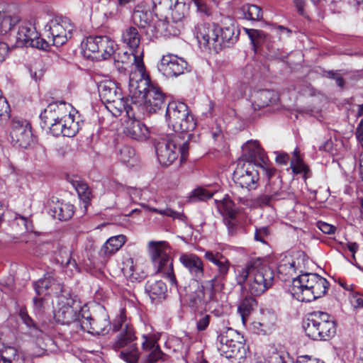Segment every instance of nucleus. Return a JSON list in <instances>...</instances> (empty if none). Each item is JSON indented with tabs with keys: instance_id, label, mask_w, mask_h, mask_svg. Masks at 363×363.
<instances>
[{
	"instance_id": "obj_1",
	"label": "nucleus",
	"mask_w": 363,
	"mask_h": 363,
	"mask_svg": "<svg viewBox=\"0 0 363 363\" xmlns=\"http://www.w3.org/2000/svg\"><path fill=\"white\" fill-rule=\"evenodd\" d=\"M235 279L241 286L247 283L246 289L251 295L259 296L272 286L274 272L262 259H252L245 267L237 269Z\"/></svg>"
},
{
	"instance_id": "obj_2",
	"label": "nucleus",
	"mask_w": 363,
	"mask_h": 363,
	"mask_svg": "<svg viewBox=\"0 0 363 363\" xmlns=\"http://www.w3.org/2000/svg\"><path fill=\"white\" fill-rule=\"evenodd\" d=\"M129 91L132 99H135L134 104L143 101L146 111L150 113H157L165 106V94L159 86L150 82L147 74L138 80L130 77Z\"/></svg>"
},
{
	"instance_id": "obj_3",
	"label": "nucleus",
	"mask_w": 363,
	"mask_h": 363,
	"mask_svg": "<svg viewBox=\"0 0 363 363\" xmlns=\"http://www.w3.org/2000/svg\"><path fill=\"white\" fill-rule=\"evenodd\" d=\"M329 286L328 281L317 274L305 273L293 279L289 291L301 302H311L324 296Z\"/></svg>"
},
{
	"instance_id": "obj_4",
	"label": "nucleus",
	"mask_w": 363,
	"mask_h": 363,
	"mask_svg": "<svg viewBox=\"0 0 363 363\" xmlns=\"http://www.w3.org/2000/svg\"><path fill=\"white\" fill-rule=\"evenodd\" d=\"M155 149L160 164L162 166H169L178 158L179 154L181 162L186 160L189 143L188 140L182 143L180 134L175 133L156 139Z\"/></svg>"
},
{
	"instance_id": "obj_5",
	"label": "nucleus",
	"mask_w": 363,
	"mask_h": 363,
	"mask_svg": "<svg viewBox=\"0 0 363 363\" xmlns=\"http://www.w3.org/2000/svg\"><path fill=\"white\" fill-rule=\"evenodd\" d=\"M57 298L58 308L55 313V319L57 323L70 327V335L74 337L81 331V328L77 325H82L86 311L79 303L70 297L69 293L59 294Z\"/></svg>"
},
{
	"instance_id": "obj_6",
	"label": "nucleus",
	"mask_w": 363,
	"mask_h": 363,
	"mask_svg": "<svg viewBox=\"0 0 363 363\" xmlns=\"http://www.w3.org/2000/svg\"><path fill=\"white\" fill-rule=\"evenodd\" d=\"M113 328L114 331H120L113 344V348L115 350L123 348L121 351L119 357L126 363H138L140 352L137 345L133 343L136 337L133 326L123 320L122 317H120L118 322L113 324Z\"/></svg>"
},
{
	"instance_id": "obj_7",
	"label": "nucleus",
	"mask_w": 363,
	"mask_h": 363,
	"mask_svg": "<svg viewBox=\"0 0 363 363\" xmlns=\"http://www.w3.org/2000/svg\"><path fill=\"white\" fill-rule=\"evenodd\" d=\"M303 328L306 335L313 340H328L335 335L337 325L328 313L314 311L308 314Z\"/></svg>"
},
{
	"instance_id": "obj_8",
	"label": "nucleus",
	"mask_w": 363,
	"mask_h": 363,
	"mask_svg": "<svg viewBox=\"0 0 363 363\" xmlns=\"http://www.w3.org/2000/svg\"><path fill=\"white\" fill-rule=\"evenodd\" d=\"M166 121L169 127H172L176 133H181L184 139H189V131L193 130L196 125L194 116L188 106L179 101L169 102L165 113Z\"/></svg>"
},
{
	"instance_id": "obj_9",
	"label": "nucleus",
	"mask_w": 363,
	"mask_h": 363,
	"mask_svg": "<svg viewBox=\"0 0 363 363\" xmlns=\"http://www.w3.org/2000/svg\"><path fill=\"white\" fill-rule=\"evenodd\" d=\"M150 253L156 273L167 279L172 286L177 287L178 283L174 272L173 259L169 255L168 244L164 241L149 242Z\"/></svg>"
},
{
	"instance_id": "obj_10",
	"label": "nucleus",
	"mask_w": 363,
	"mask_h": 363,
	"mask_svg": "<svg viewBox=\"0 0 363 363\" xmlns=\"http://www.w3.org/2000/svg\"><path fill=\"white\" fill-rule=\"evenodd\" d=\"M84 55L97 61L106 60L115 52V43L108 36H89L82 44Z\"/></svg>"
},
{
	"instance_id": "obj_11",
	"label": "nucleus",
	"mask_w": 363,
	"mask_h": 363,
	"mask_svg": "<svg viewBox=\"0 0 363 363\" xmlns=\"http://www.w3.org/2000/svg\"><path fill=\"white\" fill-rule=\"evenodd\" d=\"M239 334L233 329L228 328L218 337V350L227 359H233L238 362L245 357L244 344L238 340Z\"/></svg>"
},
{
	"instance_id": "obj_12",
	"label": "nucleus",
	"mask_w": 363,
	"mask_h": 363,
	"mask_svg": "<svg viewBox=\"0 0 363 363\" xmlns=\"http://www.w3.org/2000/svg\"><path fill=\"white\" fill-rule=\"evenodd\" d=\"M15 39L16 47L30 46L41 50H48L50 44L45 39L40 38L34 26L29 22L20 23L18 30L11 35Z\"/></svg>"
},
{
	"instance_id": "obj_13",
	"label": "nucleus",
	"mask_w": 363,
	"mask_h": 363,
	"mask_svg": "<svg viewBox=\"0 0 363 363\" xmlns=\"http://www.w3.org/2000/svg\"><path fill=\"white\" fill-rule=\"evenodd\" d=\"M45 28L50 32L53 45L60 47L72 38L75 26L69 18L57 16L48 22Z\"/></svg>"
},
{
	"instance_id": "obj_14",
	"label": "nucleus",
	"mask_w": 363,
	"mask_h": 363,
	"mask_svg": "<svg viewBox=\"0 0 363 363\" xmlns=\"http://www.w3.org/2000/svg\"><path fill=\"white\" fill-rule=\"evenodd\" d=\"M10 137L13 146L20 148H28L33 140V133L30 123L20 117H13L11 123Z\"/></svg>"
},
{
	"instance_id": "obj_15",
	"label": "nucleus",
	"mask_w": 363,
	"mask_h": 363,
	"mask_svg": "<svg viewBox=\"0 0 363 363\" xmlns=\"http://www.w3.org/2000/svg\"><path fill=\"white\" fill-rule=\"evenodd\" d=\"M233 179L237 185L250 191L257 188L259 175L252 164H246L242 161H239L233 172Z\"/></svg>"
},
{
	"instance_id": "obj_16",
	"label": "nucleus",
	"mask_w": 363,
	"mask_h": 363,
	"mask_svg": "<svg viewBox=\"0 0 363 363\" xmlns=\"http://www.w3.org/2000/svg\"><path fill=\"white\" fill-rule=\"evenodd\" d=\"M158 69L167 77H177L188 71V63L177 55L167 54L162 56Z\"/></svg>"
},
{
	"instance_id": "obj_17",
	"label": "nucleus",
	"mask_w": 363,
	"mask_h": 363,
	"mask_svg": "<svg viewBox=\"0 0 363 363\" xmlns=\"http://www.w3.org/2000/svg\"><path fill=\"white\" fill-rule=\"evenodd\" d=\"M219 26L215 23H200L195 26L194 34L199 43L218 51Z\"/></svg>"
},
{
	"instance_id": "obj_18",
	"label": "nucleus",
	"mask_w": 363,
	"mask_h": 363,
	"mask_svg": "<svg viewBox=\"0 0 363 363\" xmlns=\"http://www.w3.org/2000/svg\"><path fill=\"white\" fill-rule=\"evenodd\" d=\"M33 286L38 296L46 295L51 292L56 294L67 293L63 290L62 283L55 277L53 272L46 273L43 278L35 281Z\"/></svg>"
},
{
	"instance_id": "obj_19",
	"label": "nucleus",
	"mask_w": 363,
	"mask_h": 363,
	"mask_svg": "<svg viewBox=\"0 0 363 363\" xmlns=\"http://www.w3.org/2000/svg\"><path fill=\"white\" fill-rule=\"evenodd\" d=\"M77 326L81 328V331H86L91 334L104 335L108 331V328H110V321L107 313L103 311L95 318L85 315L82 325H77Z\"/></svg>"
},
{
	"instance_id": "obj_20",
	"label": "nucleus",
	"mask_w": 363,
	"mask_h": 363,
	"mask_svg": "<svg viewBox=\"0 0 363 363\" xmlns=\"http://www.w3.org/2000/svg\"><path fill=\"white\" fill-rule=\"evenodd\" d=\"M179 260L194 280L199 281L203 277V262L198 255L194 253H182Z\"/></svg>"
},
{
	"instance_id": "obj_21",
	"label": "nucleus",
	"mask_w": 363,
	"mask_h": 363,
	"mask_svg": "<svg viewBox=\"0 0 363 363\" xmlns=\"http://www.w3.org/2000/svg\"><path fill=\"white\" fill-rule=\"evenodd\" d=\"M242 160H246L249 164L261 165L265 164L267 157L257 141H248L242 147Z\"/></svg>"
},
{
	"instance_id": "obj_22",
	"label": "nucleus",
	"mask_w": 363,
	"mask_h": 363,
	"mask_svg": "<svg viewBox=\"0 0 363 363\" xmlns=\"http://www.w3.org/2000/svg\"><path fill=\"white\" fill-rule=\"evenodd\" d=\"M125 135L133 140L143 141L148 138L149 130L146 125L133 116H127L124 122Z\"/></svg>"
},
{
	"instance_id": "obj_23",
	"label": "nucleus",
	"mask_w": 363,
	"mask_h": 363,
	"mask_svg": "<svg viewBox=\"0 0 363 363\" xmlns=\"http://www.w3.org/2000/svg\"><path fill=\"white\" fill-rule=\"evenodd\" d=\"M204 258L216 266V274L213 278L223 282L225 279L230 267V262L220 252L206 251Z\"/></svg>"
},
{
	"instance_id": "obj_24",
	"label": "nucleus",
	"mask_w": 363,
	"mask_h": 363,
	"mask_svg": "<svg viewBox=\"0 0 363 363\" xmlns=\"http://www.w3.org/2000/svg\"><path fill=\"white\" fill-rule=\"evenodd\" d=\"M252 106L254 110H259L270 105H275L279 101L278 94L270 89H261L252 94Z\"/></svg>"
},
{
	"instance_id": "obj_25",
	"label": "nucleus",
	"mask_w": 363,
	"mask_h": 363,
	"mask_svg": "<svg viewBox=\"0 0 363 363\" xmlns=\"http://www.w3.org/2000/svg\"><path fill=\"white\" fill-rule=\"evenodd\" d=\"M48 204L52 217L60 220H67L74 214V206L69 203L60 201L57 198L52 197Z\"/></svg>"
},
{
	"instance_id": "obj_26",
	"label": "nucleus",
	"mask_w": 363,
	"mask_h": 363,
	"mask_svg": "<svg viewBox=\"0 0 363 363\" xmlns=\"http://www.w3.org/2000/svg\"><path fill=\"white\" fill-rule=\"evenodd\" d=\"M130 96H132V94H130ZM135 100V99H133V100L131 99L132 104H128V99L123 97L121 93L118 97L111 101V102L106 105V106L115 116H120L123 111H125L126 116H133L135 112L134 109L137 107V105L134 104Z\"/></svg>"
},
{
	"instance_id": "obj_27",
	"label": "nucleus",
	"mask_w": 363,
	"mask_h": 363,
	"mask_svg": "<svg viewBox=\"0 0 363 363\" xmlns=\"http://www.w3.org/2000/svg\"><path fill=\"white\" fill-rule=\"evenodd\" d=\"M65 102H54L50 104L40 113V118L45 126L57 120L62 119V115L65 108Z\"/></svg>"
},
{
	"instance_id": "obj_28",
	"label": "nucleus",
	"mask_w": 363,
	"mask_h": 363,
	"mask_svg": "<svg viewBox=\"0 0 363 363\" xmlns=\"http://www.w3.org/2000/svg\"><path fill=\"white\" fill-rule=\"evenodd\" d=\"M114 60H118L121 64L128 67L133 61L135 68L140 74V78H143L147 74L142 57L133 52L128 53V52H124L122 54L118 52L114 55Z\"/></svg>"
},
{
	"instance_id": "obj_29",
	"label": "nucleus",
	"mask_w": 363,
	"mask_h": 363,
	"mask_svg": "<svg viewBox=\"0 0 363 363\" xmlns=\"http://www.w3.org/2000/svg\"><path fill=\"white\" fill-rule=\"evenodd\" d=\"M101 101L107 105L121 94V90L111 81L103 82L98 86Z\"/></svg>"
},
{
	"instance_id": "obj_30",
	"label": "nucleus",
	"mask_w": 363,
	"mask_h": 363,
	"mask_svg": "<svg viewBox=\"0 0 363 363\" xmlns=\"http://www.w3.org/2000/svg\"><path fill=\"white\" fill-rule=\"evenodd\" d=\"M236 28L234 25L225 27L223 28H219V33H218V50L222 47H229L230 45L234 44L238 38V32L235 33Z\"/></svg>"
},
{
	"instance_id": "obj_31",
	"label": "nucleus",
	"mask_w": 363,
	"mask_h": 363,
	"mask_svg": "<svg viewBox=\"0 0 363 363\" xmlns=\"http://www.w3.org/2000/svg\"><path fill=\"white\" fill-rule=\"evenodd\" d=\"M276 315L274 313L267 311L262 313L258 321H254L252 325L257 333L264 334L270 333L274 328Z\"/></svg>"
},
{
	"instance_id": "obj_32",
	"label": "nucleus",
	"mask_w": 363,
	"mask_h": 363,
	"mask_svg": "<svg viewBox=\"0 0 363 363\" xmlns=\"http://www.w3.org/2000/svg\"><path fill=\"white\" fill-rule=\"evenodd\" d=\"M43 246L50 249L52 246L54 248L52 252L55 256V260L57 263L62 266H66L71 263V252L67 247L61 245L60 242H55L54 244L46 243Z\"/></svg>"
},
{
	"instance_id": "obj_33",
	"label": "nucleus",
	"mask_w": 363,
	"mask_h": 363,
	"mask_svg": "<svg viewBox=\"0 0 363 363\" xmlns=\"http://www.w3.org/2000/svg\"><path fill=\"white\" fill-rule=\"evenodd\" d=\"M203 291L205 298L208 303L216 301V293L221 291L224 288V283L217 278H213L206 282V285L199 286Z\"/></svg>"
},
{
	"instance_id": "obj_34",
	"label": "nucleus",
	"mask_w": 363,
	"mask_h": 363,
	"mask_svg": "<svg viewBox=\"0 0 363 363\" xmlns=\"http://www.w3.org/2000/svg\"><path fill=\"white\" fill-rule=\"evenodd\" d=\"M126 238L123 235H119L110 238L101 247L100 255L109 257L121 248L125 242Z\"/></svg>"
},
{
	"instance_id": "obj_35",
	"label": "nucleus",
	"mask_w": 363,
	"mask_h": 363,
	"mask_svg": "<svg viewBox=\"0 0 363 363\" xmlns=\"http://www.w3.org/2000/svg\"><path fill=\"white\" fill-rule=\"evenodd\" d=\"M145 288L152 300L164 298L167 291V286L161 280H148Z\"/></svg>"
},
{
	"instance_id": "obj_36",
	"label": "nucleus",
	"mask_w": 363,
	"mask_h": 363,
	"mask_svg": "<svg viewBox=\"0 0 363 363\" xmlns=\"http://www.w3.org/2000/svg\"><path fill=\"white\" fill-rule=\"evenodd\" d=\"M143 339L144 341L142 343L143 349L146 351H150L147 359L148 363H154L160 359L162 357V352L158 345H157L156 341L146 335H143Z\"/></svg>"
},
{
	"instance_id": "obj_37",
	"label": "nucleus",
	"mask_w": 363,
	"mask_h": 363,
	"mask_svg": "<svg viewBox=\"0 0 363 363\" xmlns=\"http://www.w3.org/2000/svg\"><path fill=\"white\" fill-rule=\"evenodd\" d=\"M185 301L194 310L203 309L208 304L205 295L200 286L194 292L187 294L185 297Z\"/></svg>"
},
{
	"instance_id": "obj_38",
	"label": "nucleus",
	"mask_w": 363,
	"mask_h": 363,
	"mask_svg": "<svg viewBox=\"0 0 363 363\" xmlns=\"http://www.w3.org/2000/svg\"><path fill=\"white\" fill-rule=\"evenodd\" d=\"M122 41L130 49L138 48L140 42V35L135 27H128L122 33Z\"/></svg>"
},
{
	"instance_id": "obj_39",
	"label": "nucleus",
	"mask_w": 363,
	"mask_h": 363,
	"mask_svg": "<svg viewBox=\"0 0 363 363\" xmlns=\"http://www.w3.org/2000/svg\"><path fill=\"white\" fill-rule=\"evenodd\" d=\"M18 23V17L6 15L5 13H0V35L8 33H10V36L12 35L14 28Z\"/></svg>"
},
{
	"instance_id": "obj_40",
	"label": "nucleus",
	"mask_w": 363,
	"mask_h": 363,
	"mask_svg": "<svg viewBox=\"0 0 363 363\" xmlns=\"http://www.w3.org/2000/svg\"><path fill=\"white\" fill-rule=\"evenodd\" d=\"M217 207L224 218L235 219L237 211L235 208V203L228 196L218 202Z\"/></svg>"
},
{
	"instance_id": "obj_41",
	"label": "nucleus",
	"mask_w": 363,
	"mask_h": 363,
	"mask_svg": "<svg viewBox=\"0 0 363 363\" xmlns=\"http://www.w3.org/2000/svg\"><path fill=\"white\" fill-rule=\"evenodd\" d=\"M122 272L125 277L132 280H138L143 277L138 272V267L133 258H127L123 262Z\"/></svg>"
},
{
	"instance_id": "obj_42",
	"label": "nucleus",
	"mask_w": 363,
	"mask_h": 363,
	"mask_svg": "<svg viewBox=\"0 0 363 363\" xmlns=\"http://www.w3.org/2000/svg\"><path fill=\"white\" fill-rule=\"evenodd\" d=\"M62 127L64 128V136L65 137L74 136L79 129L78 122L74 121V116L71 113L62 115Z\"/></svg>"
},
{
	"instance_id": "obj_43",
	"label": "nucleus",
	"mask_w": 363,
	"mask_h": 363,
	"mask_svg": "<svg viewBox=\"0 0 363 363\" xmlns=\"http://www.w3.org/2000/svg\"><path fill=\"white\" fill-rule=\"evenodd\" d=\"M140 5H137L133 13V23L140 28H145L150 23V14L147 11L141 9Z\"/></svg>"
},
{
	"instance_id": "obj_44",
	"label": "nucleus",
	"mask_w": 363,
	"mask_h": 363,
	"mask_svg": "<svg viewBox=\"0 0 363 363\" xmlns=\"http://www.w3.org/2000/svg\"><path fill=\"white\" fill-rule=\"evenodd\" d=\"M280 274H283L286 278L294 279V276L296 274V262L292 259L286 258L283 259L277 267Z\"/></svg>"
},
{
	"instance_id": "obj_45",
	"label": "nucleus",
	"mask_w": 363,
	"mask_h": 363,
	"mask_svg": "<svg viewBox=\"0 0 363 363\" xmlns=\"http://www.w3.org/2000/svg\"><path fill=\"white\" fill-rule=\"evenodd\" d=\"M265 193L270 194L276 200L282 198L283 191H281V179L273 178L272 182H268L265 186Z\"/></svg>"
},
{
	"instance_id": "obj_46",
	"label": "nucleus",
	"mask_w": 363,
	"mask_h": 363,
	"mask_svg": "<svg viewBox=\"0 0 363 363\" xmlns=\"http://www.w3.org/2000/svg\"><path fill=\"white\" fill-rule=\"evenodd\" d=\"M73 185L79 195L81 201L84 203V207L86 208L91 199V191L88 185L82 182H75Z\"/></svg>"
},
{
	"instance_id": "obj_47",
	"label": "nucleus",
	"mask_w": 363,
	"mask_h": 363,
	"mask_svg": "<svg viewBox=\"0 0 363 363\" xmlns=\"http://www.w3.org/2000/svg\"><path fill=\"white\" fill-rule=\"evenodd\" d=\"M214 193L207 189L203 187H198L194 189L189 196V201L191 203L198 201H205L211 199Z\"/></svg>"
},
{
	"instance_id": "obj_48",
	"label": "nucleus",
	"mask_w": 363,
	"mask_h": 363,
	"mask_svg": "<svg viewBox=\"0 0 363 363\" xmlns=\"http://www.w3.org/2000/svg\"><path fill=\"white\" fill-rule=\"evenodd\" d=\"M245 18L251 21H259L262 18V9L257 5H247L242 8Z\"/></svg>"
},
{
	"instance_id": "obj_49",
	"label": "nucleus",
	"mask_w": 363,
	"mask_h": 363,
	"mask_svg": "<svg viewBox=\"0 0 363 363\" xmlns=\"http://www.w3.org/2000/svg\"><path fill=\"white\" fill-rule=\"evenodd\" d=\"M257 301L252 296L245 297L238 306V311L241 314L244 320L245 316H247L252 311L254 306L256 305Z\"/></svg>"
},
{
	"instance_id": "obj_50",
	"label": "nucleus",
	"mask_w": 363,
	"mask_h": 363,
	"mask_svg": "<svg viewBox=\"0 0 363 363\" xmlns=\"http://www.w3.org/2000/svg\"><path fill=\"white\" fill-rule=\"evenodd\" d=\"M245 30L249 36L255 49L263 43L265 38V35L263 31L249 28H245Z\"/></svg>"
},
{
	"instance_id": "obj_51",
	"label": "nucleus",
	"mask_w": 363,
	"mask_h": 363,
	"mask_svg": "<svg viewBox=\"0 0 363 363\" xmlns=\"http://www.w3.org/2000/svg\"><path fill=\"white\" fill-rule=\"evenodd\" d=\"M19 316L22 320L23 323L30 329L35 331H40L39 326L33 320V318L28 315L26 307H21L19 310Z\"/></svg>"
},
{
	"instance_id": "obj_52",
	"label": "nucleus",
	"mask_w": 363,
	"mask_h": 363,
	"mask_svg": "<svg viewBox=\"0 0 363 363\" xmlns=\"http://www.w3.org/2000/svg\"><path fill=\"white\" fill-rule=\"evenodd\" d=\"M271 363H294L293 359L285 351H276L270 357Z\"/></svg>"
},
{
	"instance_id": "obj_53",
	"label": "nucleus",
	"mask_w": 363,
	"mask_h": 363,
	"mask_svg": "<svg viewBox=\"0 0 363 363\" xmlns=\"http://www.w3.org/2000/svg\"><path fill=\"white\" fill-rule=\"evenodd\" d=\"M146 208L150 211L155 212V213H159L162 216H169L173 218H178L180 220H183V218L185 217L184 214L176 212V211L172 210L171 208H167L165 209H162V210H160V209H157V208H155L153 207H150V206H146Z\"/></svg>"
},
{
	"instance_id": "obj_54",
	"label": "nucleus",
	"mask_w": 363,
	"mask_h": 363,
	"mask_svg": "<svg viewBox=\"0 0 363 363\" xmlns=\"http://www.w3.org/2000/svg\"><path fill=\"white\" fill-rule=\"evenodd\" d=\"M272 201H276L269 194H265L257 196L253 201L254 206L257 207H264L270 206Z\"/></svg>"
},
{
	"instance_id": "obj_55",
	"label": "nucleus",
	"mask_w": 363,
	"mask_h": 363,
	"mask_svg": "<svg viewBox=\"0 0 363 363\" xmlns=\"http://www.w3.org/2000/svg\"><path fill=\"white\" fill-rule=\"evenodd\" d=\"M270 235L268 227H261L256 228L255 233V239L262 243L267 244V239Z\"/></svg>"
},
{
	"instance_id": "obj_56",
	"label": "nucleus",
	"mask_w": 363,
	"mask_h": 363,
	"mask_svg": "<svg viewBox=\"0 0 363 363\" xmlns=\"http://www.w3.org/2000/svg\"><path fill=\"white\" fill-rule=\"evenodd\" d=\"M211 318L212 317L209 314L201 315L196 321L197 331L202 332L206 330L210 324Z\"/></svg>"
},
{
	"instance_id": "obj_57",
	"label": "nucleus",
	"mask_w": 363,
	"mask_h": 363,
	"mask_svg": "<svg viewBox=\"0 0 363 363\" xmlns=\"http://www.w3.org/2000/svg\"><path fill=\"white\" fill-rule=\"evenodd\" d=\"M134 155L135 150L130 147L124 146L120 150V160L124 163L128 162Z\"/></svg>"
},
{
	"instance_id": "obj_58",
	"label": "nucleus",
	"mask_w": 363,
	"mask_h": 363,
	"mask_svg": "<svg viewBox=\"0 0 363 363\" xmlns=\"http://www.w3.org/2000/svg\"><path fill=\"white\" fill-rule=\"evenodd\" d=\"M52 134L55 136L62 135L64 136V128L62 127V119L57 120L49 124Z\"/></svg>"
},
{
	"instance_id": "obj_59",
	"label": "nucleus",
	"mask_w": 363,
	"mask_h": 363,
	"mask_svg": "<svg viewBox=\"0 0 363 363\" xmlns=\"http://www.w3.org/2000/svg\"><path fill=\"white\" fill-rule=\"evenodd\" d=\"M196 6L197 11L209 16L211 14V8L206 4L204 0H192Z\"/></svg>"
},
{
	"instance_id": "obj_60",
	"label": "nucleus",
	"mask_w": 363,
	"mask_h": 363,
	"mask_svg": "<svg viewBox=\"0 0 363 363\" xmlns=\"http://www.w3.org/2000/svg\"><path fill=\"white\" fill-rule=\"evenodd\" d=\"M318 228L325 234H333L335 231V227L333 225L328 224L325 222L319 221L317 223Z\"/></svg>"
},
{
	"instance_id": "obj_61",
	"label": "nucleus",
	"mask_w": 363,
	"mask_h": 363,
	"mask_svg": "<svg viewBox=\"0 0 363 363\" xmlns=\"http://www.w3.org/2000/svg\"><path fill=\"white\" fill-rule=\"evenodd\" d=\"M30 77L35 81L40 80L43 75V71L40 69H38L36 65L28 67Z\"/></svg>"
},
{
	"instance_id": "obj_62",
	"label": "nucleus",
	"mask_w": 363,
	"mask_h": 363,
	"mask_svg": "<svg viewBox=\"0 0 363 363\" xmlns=\"http://www.w3.org/2000/svg\"><path fill=\"white\" fill-rule=\"evenodd\" d=\"M296 363H325L324 362L316 359L312 358L308 355L300 356L298 357Z\"/></svg>"
},
{
	"instance_id": "obj_63",
	"label": "nucleus",
	"mask_w": 363,
	"mask_h": 363,
	"mask_svg": "<svg viewBox=\"0 0 363 363\" xmlns=\"http://www.w3.org/2000/svg\"><path fill=\"white\" fill-rule=\"evenodd\" d=\"M33 308L35 313H40L43 311L44 300L43 298L34 297L33 299Z\"/></svg>"
},
{
	"instance_id": "obj_64",
	"label": "nucleus",
	"mask_w": 363,
	"mask_h": 363,
	"mask_svg": "<svg viewBox=\"0 0 363 363\" xmlns=\"http://www.w3.org/2000/svg\"><path fill=\"white\" fill-rule=\"evenodd\" d=\"M356 137L363 147V119L361 120L356 130Z\"/></svg>"
}]
</instances>
